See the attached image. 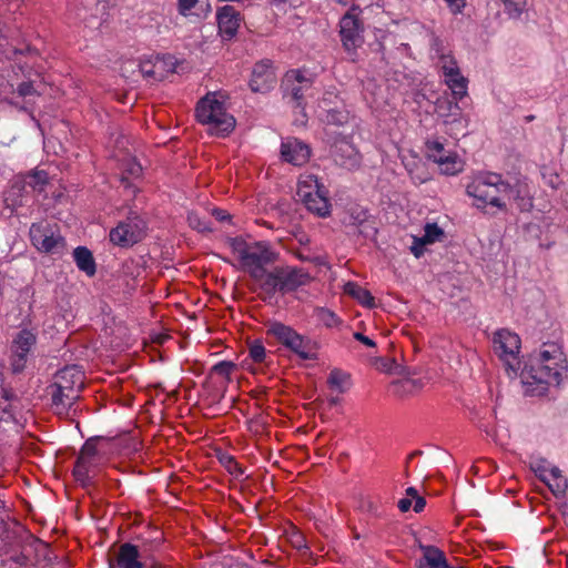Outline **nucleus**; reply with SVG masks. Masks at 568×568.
Segmentation results:
<instances>
[{
	"label": "nucleus",
	"instance_id": "obj_2",
	"mask_svg": "<svg viewBox=\"0 0 568 568\" xmlns=\"http://www.w3.org/2000/svg\"><path fill=\"white\" fill-rule=\"evenodd\" d=\"M216 92H209L196 104L195 115L200 123L209 125V133L227 136L236 125L235 118L226 112L223 101L216 99Z\"/></svg>",
	"mask_w": 568,
	"mask_h": 568
},
{
	"label": "nucleus",
	"instance_id": "obj_35",
	"mask_svg": "<svg viewBox=\"0 0 568 568\" xmlns=\"http://www.w3.org/2000/svg\"><path fill=\"white\" fill-rule=\"evenodd\" d=\"M103 439L105 438L102 436H94L87 439L77 458H83L87 463L92 464V459L99 454L98 442Z\"/></svg>",
	"mask_w": 568,
	"mask_h": 568
},
{
	"label": "nucleus",
	"instance_id": "obj_45",
	"mask_svg": "<svg viewBox=\"0 0 568 568\" xmlns=\"http://www.w3.org/2000/svg\"><path fill=\"white\" fill-rule=\"evenodd\" d=\"M505 4V10L511 18H517L525 10L526 0H501Z\"/></svg>",
	"mask_w": 568,
	"mask_h": 568
},
{
	"label": "nucleus",
	"instance_id": "obj_37",
	"mask_svg": "<svg viewBox=\"0 0 568 568\" xmlns=\"http://www.w3.org/2000/svg\"><path fill=\"white\" fill-rule=\"evenodd\" d=\"M30 191L42 192L43 186L48 183V175L44 171H36L23 176Z\"/></svg>",
	"mask_w": 568,
	"mask_h": 568
},
{
	"label": "nucleus",
	"instance_id": "obj_16",
	"mask_svg": "<svg viewBox=\"0 0 568 568\" xmlns=\"http://www.w3.org/2000/svg\"><path fill=\"white\" fill-rule=\"evenodd\" d=\"M310 184H297V195L305 204L306 209L321 217L329 215L331 203L328 196L321 195V193H313Z\"/></svg>",
	"mask_w": 568,
	"mask_h": 568
},
{
	"label": "nucleus",
	"instance_id": "obj_39",
	"mask_svg": "<svg viewBox=\"0 0 568 568\" xmlns=\"http://www.w3.org/2000/svg\"><path fill=\"white\" fill-rule=\"evenodd\" d=\"M425 234L422 236L424 243L433 244L435 242L444 241L445 232L437 223H427L424 227Z\"/></svg>",
	"mask_w": 568,
	"mask_h": 568
},
{
	"label": "nucleus",
	"instance_id": "obj_49",
	"mask_svg": "<svg viewBox=\"0 0 568 568\" xmlns=\"http://www.w3.org/2000/svg\"><path fill=\"white\" fill-rule=\"evenodd\" d=\"M250 357L255 363H262L266 357V351L261 341H254L248 348Z\"/></svg>",
	"mask_w": 568,
	"mask_h": 568
},
{
	"label": "nucleus",
	"instance_id": "obj_48",
	"mask_svg": "<svg viewBox=\"0 0 568 568\" xmlns=\"http://www.w3.org/2000/svg\"><path fill=\"white\" fill-rule=\"evenodd\" d=\"M550 348L551 349H545V351L540 352L537 363H541V364L546 363L547 364L550 361H555V362L560 361L562 353L559 349V347L555 344H551Z\"/></svg>",
	"mask_w": 568,
	"mask_h": 568
},
{
	"label": "nucleus",
	"instance_id": "obj_7",
	"mask_svg": "<svg viewBox=\"0 0 568 568\" xmlns=\"http://www.w3.org/2000/svg\"><path fill=\"white\" fill-rule=\"evenodd\" d=\"M29 235L31 243L43 253L60 254L65 246L64 237L53 232L49 224L33 223Z\"/></svg>",
	"mask_w": 568,
	"mask_h": 568
},
{
	"label": "nucleus",
	"instance_id": "obj_11",
	"mask_svg": "<svg viewBox=\"0 0 568 568\" xmlns=\"http://www.w3.org/2000/svg\"><path fill=\"white\" fill-rule=\"evenodd\" d=\"M425 144L428 159L438 163L443 173L454 175L463 170V162L457 154L446 151L442 142L428 140Z\"/></svg>",
	"mask_w": 568,
	"mask_h": 568
},
{
	"label": "nucleus",
	"instance_id": "obj_3",
	"mask_svg": "<svg viewBox=\"0 0 568 568\" xmlns=\"http://www.w3.org/2000/svg\"><path fill=\"white\" fill-rule=\"evenodd\" d=\"M311 281L308 273L302 268L291 266H276L261 283V290L272 297L276 292L286 294L306 285Z\"/></svg>",
	"mask_w": 568,
	"mask_h": 568
},
{
	"label": "nucleus",
	"instance_id": "obj_23",
	"mask_svg": "<svg viewBox=\"0 0 568 568\" xmlns=\"http://www.w3.org/2000/svg\"><path fill=\"white\" fill-rule=\"evenodd\" d=\"M73 258L78 268L88 276H93L97 272V264L92 252L85 246H78L73 251Z\"/></svg>",
	"mask_w": 568,
	"mask_h": 568
},
{
	"label": "nucleus",
	"instance_id": "obj_17",
	"mask_svg": "<svg viewBox=\"0 0 568 568\" xmlns=\"http://www.w3.org/2000/svg\"><path fill=\"white\" fill-rule=\"evenodd\" d=\"M503 195L513 201L520 212L531 211L534 206L532 196L525 181L517 180L515 184L506 182V185H503Z\"/></svg>",
	"mask_w": 568,
	"mask_h": 568
},
{
	"label": "nucleus",
	"instance_id": "obj_57",
	"mask_svg": "<svg viewBox=\"0 0 568 568\" xmlns=\"http://www.w3.org/2000/svg\"><path fill=\"white\" fill-rule=\"evenodd\" d=\"M363 214H368V213L366 211H361L356 215L355 214L351 215V217H349L351 221L348 223V227L353 229V232H352L353 234H355V232L359 227V223H362V220H363Z\"/></svg>",
	"mask_w": 568,
	"mask_h": 568
},
{
	"label": "nucleus",
	"instance_id": "obj_60",
	"mask_svg": "<svg viewBox=\"0 0 568 568\" xmlns=\"http://www.w3.org/2000/svg\"><path fill=\"white\" fill-rule=\"evenodd\" d=\"M212 215L220 222L230 221L231 215L222 209H213Z\"/></svg>",
	"mask_w": 568,
	"mask_h": 568
},
{
	"label": "nucleus",
	"instance_id": "obj_27",
	"mask_svg": "<svg viewBox=\"0 0 568 568\" xmlns=\"http://www.w3.org/2000/svg\"><path fill=\"white\" fill-rule=\"evenodd\" d=\"M423 560L428 568H447V559L443 550L436 546L420 545Z\"/></svg>",
	"mask_w": 568,
	"mask_h": 568
},
{
	"label": "nucleus",
	"instance_id": "obj_59",
	"mask_svg": "<svg viewBox=\"0 0 568 568\" xmlns=\"http://www.w3.org/2000/svg\"><path fill=\"white\" fill-rule=\"evenodd\" d=\"M353 337H354L356 341H358V342L363 343L364 345H366V346H368V347H375V346H376V343H375L372 338H369L368 336L364 335V334H363V333H361V332H355V333L353 334Z\"/></svg>",
	"mask_w": 568,
	"mask_h": 568
},
{
	"label": "nucleus",
	"instance_id": "obj_61",
	"mask_svg": "<svg viewBox=\"0 0 568 568\" xmlns=\"http://www.w3.org/2000/svg\"><path fill=\"white\" fill-rule=\"evenodd\" d=\"M453 12H460L465 7V0H445Z\"/></svg>",
	"mask_w": 568,
	"mask_h": 568
},
{
	"label": "nucleus",
	"instance_id": "obj_22",
	"mask_svg": "<svg viewBox=\"0 0 568 568\" xmlns=\"http://www.w3.org/2000/svg\"><path fill=\"white\" fill-rule=\"evenodd\" d=\"M51 403L55 413L59 415L68 414L75 402L80 398V394H67L59 392V387L51 385Z\"/></svg>",
	"mask_w": 568,
	"mask_h": 568
},
{
	"label": "nucleus",
	"instance_id": "obj_34",
	"mask_svg": "<svg viewBox=\"0 0 568 568\" xmlns=\"http://www.w3.org/2000/svg\"><path fill=\"white\" fill-rule=\"evenodd\" d=\"M457 101L458 100L450 101L448 99L437 101L436 112L443 119L444 123H445V120L452 119L454 115H458L459 112L462 111Z\"/></svg>",
	"mask_w": 568,
	"mask_h": 568
},
{
	"label": "nucleus",
	"instance_id": "obj_41",
	"mask_svg": "<svg viewBox=\"0 0 568 568\" xmlns=\"http://www.w3.org/2000/svg\"><path fill=\"white\" fill-rule=\"evenodd\" d=\"M37 337L36 335L28 329H22L18 333L16 338L13 339V347L16 348H26L28 351L36 344Z\"/></svg>",
	"mask_w": 568,
	"mask_h": 568
},
{
	"label": "nucleus",
	"instance_id": "obj_19",
	"mask_svg": "<svg viewBox=\"0 0 568 568\" xmlns=\"http://www.w3.org/2000/svg\"><path fill=\"white\" fill-rule=\"evenodd\" d=\"M443 73L447 85L452 89L454 100H462L467 94L468 80L462 75L456 62L452 60V65H444Z\"/></svg>",
	"mask_w": 568,
	"mask_h": 568
},
{
	"label": "nucleus",
	"instance_id": "obj_58",
	"mask_svg": "<svg viewBox=\"0 0 568 568\" xmlns=\"http://www.w3.org/2000/svg\"><path fill=\"white\" fill-rule=\"evenodd\" d=\"M544 179H546L547 185L554 190H557L561 183L559 175L555 172H550L548 176L544 174Z\"/></svg>",
	"mask_w": 568,
	"mask_h": 568
},
{
	"label": "nucleus",
	"instance_id": "obj_38",
	"mask_svg": "<svg viewBox=\"0 0 568 568\" xmlns=\"http://www.w3.org/2000/svg\"><path fill=\"white\" fill-rule=\"evenodd\" d=\"M314 315L317 318V321H320L326 327L338 326L342 322L333 311L325 307L315 308Z\"/></svg>",
	"mask_w": 568,
	"mask_h": 568
},
{
	"label": "nucleus",
	"instance_id": "obj_43",
	"mask_svg": "<svg viewBox=\"0 0 568 568\" xmlns=\"http://www.w3.org/2000/svg\"><path fill=\"white\" fill-rule=\"evenodd\" d=\"M219 460L231 475L239 476L243 474L241 466L233 456L222 453L219 456Z\"/></svg>",
	"mask_w": 568,
	"mask_h": 568
},
{
	"label": "nucleus",
	"instance_id": "obj_46",
	"mask_svg": "<svg viewBox=\"0 0 568 568\" xmlns=\"http://www.w3.org/2000/svg\"><path fill=\"white\" fill-rule=\"evenodd\" d=\"M227 244L232 248L233 253L237 254L239 261L247 251V248L252 245L246 243V241L240 236L237 237H229L226 240Z\"/></svg>",
	"mask_w": 568,
	"mask_h": 568
},
{
	"label": "nucleus",
	"instance_id": "obj_40",
	"mask_svg": "<svg viewBox=\"0 0 568 568\" xmlns=\"http://www.w3.org/2000/svg\"><path fill=\"white\" fill-rule=\"evenodd\" d=\"M12 356H11V367L13 373H21L27 363V357L30 351L26 348H16L13 345L11 346Z\"/></svg>",
	"mask_w": 568,
	"mask_h": 568
},
{
	"label": "nucleus",
	"instance_id": "obj_64",
	"mask_svg": "<svg viewBox=\"0 0 568 568\" xmlns=\"http://www.w3.org/2000/svg\"><path fill=\"white\" fill-rule=\"evenodd\" d=\"M59 387V392L67 393V394H79L82 388H77L73 386H61L57 385Z\"/></svg>",
	"mask_w": 568,
	"mask_h": 568
},
{
	"label": "nucleus",
	"instance_id": "obj_30",
	"mask_svg": "<svg viewBox=\"0 0 568 568\" xmlns=\"http://www.w3.org/2000/svg\"><path fill=\"white\" fill-rule=\"evenodd\" d=\"M326 125H333L336 128L346 126L353 120L347 105H343L342 109H335L334 111L325 114L320 119Z\"/></svg>",
	"mask_w": 568,
	"mask_h": 568
},
{
	"label": "nucleus",
	"instance_id": "obj_50",
	"mask_svg": "<svg viewBox=\"0 0 568 568\" xmlns=\"http://www.w3.org/2000/svg\"><path fill=\"white\" fill-rule=\"evenodd\" d=\"M298 184H310L308 190H312L313 193H321V195L328 196V191L320 183L315 175H307L304 180L298 181Z\"/></svg>",
	"mask_w": 568,
	"mask_h": 568
},
{
	"label": "nucleus",
	"instance_id": "obj_55",
	"mask_svg": "<svg viewBox=\"0 0 568 568\" xmlns=\"http://www.w3.org/2000/svg\"><path fill=\"white\" fill-rule=\"evenodd\" d=\"M17 91H18L20 97H28V95H32V94H37L38 93L37 90L33 88L32 81H23V82H21L18 85Z\"/></svg>",
	"mask_w": 568,
	"mask_h": 568
},
{
	"label": "nucleus",
	"instance_id": "obj_32",
	"mask_svg": "<svg viewBox=\"0 0 568 568\" xmlns=\"http://www.w3.org/2000/svg\"><path fill=\"white\" fill-rule=\"evenodd\" d=\"M92 464L87 463L83 458H77L72 474L75 480L85 489H89L92 485V478L89 476V470Z\"/></svg>",
	"mask_w": 568,
	"mask_h": 568
},
{
	"label": "nucleus",
	"instance_id": "obj_63",
	"mask_svg": "<svg viewBox=\"0 0 568 568\" xmlns=\"http://www.w3.org/2000/svg\"><path fill=\"white\" fill-rule=\"evenodd\" d=\"M426 506V499L422 496L415 499L414 511L420 513Z\"/></svg>",
	"mask_w": 568,
	"mask_h": 568
},
{
	"label": "nucleus",
	"instance_id": "obj_29",
	"mask_svg": "<svg viewBox=\"0 0 568 568\" xmlns=\"http://www.w3.org/2000/svg\"><path fill=\"white\" fill-rule=\"evenodd\" d=\"M297 332L291 326L280 322L272 323L267 328V334L274 336L285 347H290L292 339Z\"/></svg>",
	"mask_w": 568,
	"mask_h": 568
},
{
	"label": "nucleus",
	"instance_id": "obj_44",
	"mask_svg": "<svg viewBox=\"0 0 568 568\" xmlns=\"http://www.w3.org/2000/svg\"><path fill=\"white\" fill-rule=\"evenodd\" d=\"M415 385L416 381L413 379L394 381L390 384L394 395L398 397H404L405 395L409 394Z\"/></svg>",
	"mask_w": 568,
	"mask_h": 568
},
{
	"label": "nucleus",
	"instance_id": "obj_36",
	"mask_svg": "<svg viewBox=\"0 0 568 568\" xmlns=\"http://www.w3.org/2000/svg\"><path fill=\"white\" fill-rule=\"evenodd\" d=\"M355 234L363 236L367 240H375L377 234L376 221L369 214H363L362 223Z\"/></svg>",
	"mask_w": 568,
	"mask_h": 568
},
{
	"label": "nucleus",
	"instance_id": "obj_20",
	"mask_svg": "<svg viewBox=\"0 0 568 568\" xmlns=\"http://www.w3.org/2000/svg\"><path fill=\"white\" fill-rule=\"evenodd\" d=\"M140 72L145 78H150L156 81H161L164 78V72H174V62L172 58H169V62L160 57H156L155 60L148 59L143 60L139 63Z\"/></svg>",
	"mask_w": 568,
	"mask_h": 568
},
{
	"label": "nucleus",
	"instance_id": "obj_4",
	"mask_svg": "<svg viewBox=\"0 0 568 568\" xmlns=\"http://www.w3.org/2000/svg\"><path fill=\"white\" fill-rule=\"evenodd\" d=\"M503 185L506 182L496 173H489L485 178L476 179L467 185L466 192L477 201V207L493 205L501 211L507 210L505 201H503Z\"/></svg>",
	"mask_w": 568,
	"mask_h": 568
},
{
	"label": "nucleus",
	"instance_id": "obj_31",
	"mask_svg": "<svg viewBox=\"0 0 568 568\" xmlns=\"http://www.w3.org/2000/svg\"><path fill=\"white\" fill-rule=\"evenodd\" d=\"M52 385L83 388V378L80 372H75L72 368H64L57 374V381Z\"/></svg>",
	"mask_w": 568,
	"mask_h": 568
},
{
	"label": "nucleus",
	"instance_id": "obj_10",
	"mask_svg": "<svg viewBox=\"0 0 568 568\" xmlns=\"http://www.w3.org/2000/svg\"><path fill=\"white\" fill-rule=\"evenodd\" d=\"M332 156L338 166L348 171L358 169L362 161V156L351 142L349 135L336 138L332 145Z\"/></svg>",
	"mask_w": 568,
	"mask_h": 568
},
{
	"label": "nucleus",
	"instance_id": "obj_26",
	"mask_svg": "<svg viewBox=\"0 0 568 568\" xmlns=\"http://www.w3.org/2000/svg\"><path fill=\"white\" fill-rule=\"evenodd\" d=\"M192 9L196 10L195 14L197 17H206L212 11L209 0H178V11L180 14L186 17Z\"/></svg>",
	"mask_w": 568,
	"mask_h": 568
},
{
	"label": "nucleus",
	"instance_id": "obj_52",
	"mask_svg": "<svg viewBox=\"0 0 568 568\" xmlns=\"http://www.w3.org/2000/svg\"><path fill=\"white\" fill-rule=\"evenodd\" d=\"M187 221L192 229H194L201 233L212 231L211 226L209 225L210 223L207 221L201 220V217L197 214H194V213L189 214Z\"/></svg>",
	"mask_w": 568,
	"mask_h": 568
},
{
	"label": "nucleus",
	"instance_id": "obj_53",
	"mask_svg": "<svg viewBox=\"0 0 568 568\" xmlns=\"http://www.w3.org/2000/svg\"><path fill=\"white\" fill-rule=\"evenodd\" d=\"M236 368V365L230 361H222L212 367V372L230 379V375Z\"/></svg>",
	"mask_w": 568,
	"mask_h": 568
},
{
	"label": "nucleus",
	"instance_id": "obj_14",
	"mask_svg": "<svg viewBox=\"0 0 568 568\" xmlns=\"http://www.w3.org/2000/svg\"><path fill=\"white\" fill-rule=\"evenodd\" d=\"M275 82L276 75L271 60H261L254 64L250 80V88L253 92L265 93L273 88Z\"/></svg>",
	"mask_w": 568,
	"mask_h": 568
},
{
	"label": "nucleus",
	"instance_id": "obj_28",
	"mask_svg": "<svg viewBox=\"0 0 568 568\" xmlns=\"http://www.w3.org/2000/svg\"><path fill=\"white\" fill-rule=\"evenodd\" d=\"M343 105H346V103L337 93L333 91H326L317 104L318 118H323L325 114L334 111L335 109H342Z\"/></svg>",
	"mask_w": 568,
	"mask_h": 568
},
{
	"label": "nucleus",
	"instance_id": "obj_51",
	"mask_svg": "<svg viewBox=\"0 0 568 568\" xmlns=\"http://www.w3.org/2000/svg\"><path fill=\"white\" fill-rule=\"evenodd\" d=\"M30 189L27 186L26 181L22 178H17L14 182L11 185V189L9 191V195L12 197H21L24 194H29Z\"/></svg>",
	"mask_w": 568,
	"mask_h": 568
},
{
	"label": "nucleus",
	"instance_id": "obj_13",
	"mask_svg": "<svg viewBox=\"0 0 568 568\" xmlns=\"http://www.w3.org/2000/svg\"><path fill=\"white\" fill-rule=\"evenodd\" d=\"M144 549L140 546L124 542L119 547L114 559H109V568H144Z\"/></svg>",
	"mask_w": 568,
	"mask_h": 568
},
{
	"label": "nucleus",
	"instance_id": "obj_12",
	"mask_svg": "<svg viewBox=\"0 0 568 568\" xmlns=\"http://www.w3.org/2000/svg\"><path fill=\"white\" fill-rule=\"evenodd\" d=\"M339 27L341 40L345 50L352 51L361 47L363 43V28L356 16L347 12L341 19Z\"/></svg>",
	"mask_w": 568,
	"mask_h": 568
},
{
	"label": "nucleus",
	"instance_id": "obj_1",
	"mask_svg": "<svg viewBox=\"0 0 568 568\" xmlns=\"http://www.w3.org/2000/svg\"><path fill=\"white\" fill-rule=\"evenodd\" d=\"M3 508L0 500V509ZM45 546L20 523L0 513V568H33L39 561L40 548Z\"/></svg>",
	"mask_w": 568,
	"mask_h": 568
},
{
	"label": "nucleus",
	"instance_id": "obj_9",
	"mask_svg": "<svg viewBox=\"0 0 568 568\" xmlns=\"http://www.w3.org/2000/svg\"><path fill=\"white\" fill-rule=\"evenodd\" d=\"M555 366L548 363H537L536 365H525L521 371V378L528 383L537 384H556L559 385L562 379V366L558 365V362L554 363Z\"/></svg>",
	"mask_w": 568,
	"mask_h": 568
},
{
	"label": "nucleus",
	"instance_id": "obj_42",
	"mask_svg": "<svg viewBox=\"0 0 568 568\" xmlns=\"http://www.w3.org/2000/svg\"><path fill=\"white\" fill-rule=\"evenodd\" d=\"M375 365L378 371L385 373L402 374L404 372V368L397 365L393 358L377 357L375 359Z\"/></svg>",
	"mask_w": 568,
	"mask_h": 568
},
{
	"label": "nucleus",
	"instance_id": "obj_8",
	"mask_svg": "<svg viewBox=\"0 0 568 568\" xmlns=\"http://www.w3.org/2000/svg\"><path fill=\"white\" fill-rule=\"evenodd\" d=\"M312 81L306 79L300 71H290L282 81L283 97L288 99L295 109H304V94L311 89Z\"/></svg>",
	"mask_w": 568,
	"mask_h": 568
},
{
	"label": "nucleus",
	"instance_id": "obj_33",
	"mask_svg": "<svg viewBox=\"0 0 568 568\" xmlns=\"http://www.w3.org/2000/svg\"><path fill=\"white\" fill-rule=\"evenodd\" d=\"M444 124L447 126V132L454 138L459 135L465 136L468 132V120L463 115L462 111L458 115H454L452 119L445 120Z\"/></svg>",
	"mask_w": 568,
	"mask_h": 568
},
{
	"label": "nucleus",
	"instance_id": "obj_6",
	"mask_svg": "<svg viewBox=\"0 0 568 568\" xmlns=\"http://www.w3.org/2000/svg\"><path fill=\"white\" fill-rule=\"evenodd\" d=\"M146 223L135 212H130L128 217L120 222L110 232V241L121 247H129L143 240Z\"/></svg>",
	"mask_w": 568,
	"mask_h": 568
},
{
	"label": "nucleus",
	"instance_id": "obj_15",
	"mask_svg": "<svg viewBox=\"0 0 568 568\" xmlns=\"http://www.w3.org/2000/svg\"><path fill=\"white\" fill-rule=\"evenodd\" d=\"M216 20L221 38L230 41L236 36L242 17L233 6L225 4L217 10Z\"/></svg>",
	"mask_w": 568,
	"mask_h": 568
},
{
	"label": "nucleus",
	"instance_id": "obj_5",
	"mask_svg": "<svg viewBox=\"0 0 568 568\" xmlns=\"http://www.w3.org/2000/svg\"><path fill=\"white\" fill-rule=\"evenodd\" d=\"M276 260L275 254L270 250L266 242L253 243L240 260V268L247 273L260 285L270 271L266 265Z\"/></svg>",
	"mask_w": 568,
	"mask_h": 568
},
{
	"label": "nucleus",
	"instance_id": "obj_54",
	"mask_svg": "<svg viewBox=\"0 0 568 568\" xmlns=\"http://www.w3.org/2000/svg\"><path fill=\"white\" fill-rule=\"evenodd\" d=\"M548 487L556 497H562L568 488V480L566 478H557L548 483Z\"/></svg>",
	"mask_w": 568,
	"mask_h": 568
},
{
	"label": "nucleus",
	"instance_id": "obj_21",
	"mask_svg": "<svg viewBox=\"0 0 568 568\" xmlns=\"http://www.w3.org/2000/svg\"><path fill=\"white\" fill-rule=\"evenodd\" d=\"M494 344L501 354L514 356L519 352L520 338L517 334L507 329H499L494 334Z\"/></svg>",
	"mask_w": 568,
	"mask_h": 568
},
{
	"label": "nucleus",
	"instance_id": "obj_18",
	"mask_svg": "<svg viewBox=\"0 0 568 568\" xmlns=\"http://www.w3.org/2000/svg\"><path fill=\"white\" fill-rule=\"evenodd\" d=\"M281 155L285 162L302 166L310 160L311 149L297 139H287L281 144Z\"/></svg>",
	"mask_w": 568,
	"mask_h": 568
},
{
	"label": "nucleus",
	"instance_id": "obj_47",
	"mask_svg": "<svg viewBox=\"0 0 568 568\" xmlns=\"http://www.w3.org/2000/svg\"><path fill=\"white\" fill-rule=\"evenodd\" d=\"M347 378L348 375H346L342 371L333 369L328 375L327 383L331 387H336L341 393H344L345 389L343 388V384L346 382Z\"/></svg>",
	"mask_w": 568,
	"mask_h": 568
},
{
	"label": "nucleus",
	"instance_id": "obj_25",
	"mask_svg": "<svg viewBox=\"0 0 568 568\" xmlns=\"http://www.w3.org/2000/svg\"><path fill=\"white\" fill-rule=\"evenodd\" d=\"M344 293L355 298L367 308L375 307V298L371 292L355 282H347L344 285Z\"/></svg>",
	"mask_w": 568,
	"mask_h": 568
},
{
	"label": "nucleus",
	"instance_id": "obj_24",
	"mask_svg": "<svg viewBox=\"0 0 568 568\" xmlns=\"http://www.w3.org/2000/svg\"><path fill=\"white\" fill-rule=\"evenodd\" d=\"M315 344L307 337L296 333L288 349L297 354L302 359H314L316 357Z\"/></svg>",
	"mask_w": 568,
	"mask_h": 568
},
{
	"label": "nucleus",
	"instance_id": "obj_62",
	"mask_svg": "<svg viewBox=\"0 0 568 568\" xmlns=\"http://www.w3.org/2000/svg\"><path fill=\"white\" fill-rule=\"evenodd\" d=\"M397 507L398 509L402 511V513H406L412 507V500L409 498H402L398 504H397Z\"/></svg>",
	"mask_w": 568,
	"mask_h": 568
},
{
	"label": "nucleus",
	"instance_id": "obj_56",
	"mask_svg": "<svg viewBox=\"0 0 568 568\" xmlns=\"http://www.w3.org/2000/svg\"><path fill=\"white\" fill-rule=\"evenodd\" d=\"M428 243H424V239L423 237H416L414 236V241H413V245L410 246V251L412 253L416 256V257H420L423 254H424V251H425V245H427Z\"/></svg>",
	"mask_w": 568,
	"mask_h": 568
}]
</instances>
